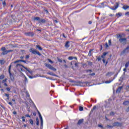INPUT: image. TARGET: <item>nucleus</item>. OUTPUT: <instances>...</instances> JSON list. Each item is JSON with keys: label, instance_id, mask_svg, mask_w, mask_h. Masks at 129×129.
I'll return each instance as SVG.
<instances>
[{"label": "nucleus", "instance_id": "f257e3e1", "mask_svg": "<svg viewBox=\"0 0 129 129\" xmlns=\"http://www.w3.org/2000/svg\"><path fill=\"white\" fill-rule=\"evenodd\" d=\"M29 51L31 52L32 54H34V55H38V56H41L42 55L39 51H37V50L34 49V48H30L29 49Z\"/></svg>", "mask_w": 129, "mask_h": 129}, {"label": "nucleus", "instance_id": "f03ea898", "mask_svg": "<svg viewBox=\"0 0 129 129\" xmlns=\"http://www.w3.org/2000/svg\"><path fill=\"white\" fill-rule=\"evenodd\" d=\"M119 41L121 44H122V45H126L127 40H126V38L124 37H121V38L119 39Z\"/></svg>", "mask_w": 129, "mask_h": 129}, {"label": "nucleus", "instance_id": "7ed1b4c3", "mask_svg": "<svg viewBox=\"0 0 129 129\" xmlns=\"http://www.w3.org/2000/svg\"><path fill=\"white\" fill-rule=\"evenodd\" d=\"M118 6H119V3H116L114 7H111L110 8V9L112 11H115V10L118 8Z\"/></svg>", "mask_w": 129, "mask_h": 129}, {"label": "nucleus", "instance_id": "20e7f679", "mask_svg": "<svg viewBox=\"0 0 129 129\" xmlns=\"http://www.w3.org/2000/svg\"><path fill=\"white\" fill-rule=\"evenodd\" d=\"M13 50H4V51H3L1 53V55H3V56L5 55H7V54L10 53V52H13Z\"/></svg>", "mask_w": 129, "mask_h": 129}, {"label": "nucleus", "instance_id": "39448f33", "mask_svg": "<svg viewBox=\"0 0 129 129\" xmlns=\"http://www.w3.org/2000/svg\"><path fill=\"white\" fill-rule=\"evenodd\" d=\"M109 46H111V39L108 40V45L107 44V42H106L104 45L105 49H107L108 47H109Z\"/></svg>", "mask_w": 129, "mask_h": 129}, {"label": "nucleus", "instance_id": "423d86ee", "mask_svg": "<svg viewBox=\"0 0 129 129\" xmlns=\"http://www.w3.org/2000/svg\"><path fill=\"white\" fill-rule=\"evenodd\" d=\"M128 49H129V45L127 46L126 48H125L122 51H121V54H125V53H128Z\"/></svg>", "mask_w": 129, "mask_h": 129}, {"label": "nucleus", "instance_id": "0eeeda50", "mask_svg": "<svg viewBox=\"0 0 129 129\" xmlns=\"http://www.w3.org/2000/svg\"><path fill=\"white\" fill-rule=\"evenodd\" d=\"M37 112L39 114V118H40L41 125L42 126H43V117H42V115H41V113H40V111H39V110H37Z\"/></svg>", "mask_w": 129, "mask_h": 129}, {"label": "nucleus", "instance_id": "6e6552de", "mask_svg": "<svg viewBox=\"0 0 129 129\" xmlns=\"http://www.w3.org/2000/svg\"><path fill=\"white\" fill-rule=\"evenodd\" d=\"M125 78V73H124L121 76L120 79H119V81H121L122 82V80H124Z\"/></svg>", "mask_w": 129, "mask_h": 129}, {"label": "nucleus", "instance_id": "1a4fd4ad", "mask_svg": "<svg viewBox=\"0 0 129 129\" xmlns=\"http://www.w3.org/2000/svg\"><path fill=\"white\" fill-rule=\"evenodd\" d=\"M125 37V34L122 33L121 34H117V38L118 39H121V38H124Z\"/></svg>", "mask_w": 129, "mask_h": 129}, {"label": "nucleus", "instance_id": "9d476101", "mask_svg": "<svg viewBox=\"0 0 129 129\" xmlns=\"http://www.w3.org/2000/svg\"><path fill=\"white\" fill-rule=\"evenodd\" d=\"M120 125H121V123H120L118 122H114L113 123V126H120Z\"/></svg>", "mask_w": 129, "mask_h": 129}, {"label": "nucleus", "instance_id": "9b49d317", "mask_svg": "<svg viewBox=\"0 0 129 129\" xmlns=\"http://www.w3.org/2000/svg\"><path fill=\"white\" fill-rule=\"evenodd\" d=\"M26 36H29L30 37H33L34 33L33 32H26L25 33Z\"/></svg>", "mask_w": 129, "mask_h": 129}, {"label": "nucleus", "instance_id": "f8f14e48", "mask_svg": "<svg viewBox=\"0 0 129 129\" xmlns=\"http://www.w3.org/2000/svg\"><path fill=\"white\" fill-rule=\"evenodd\" d=\"M64 47H65V48H66V49H68V48H69V47H70V42L67 41L66 42Z\"/></svg>", "mask_w": 129, "mask_h": 129}, {"label": "nucleus", "instance_id": "ddd939ff", "mask_svg": "<svg viewBox=\"0 0 129 129\" xmlns=\"http://www.w3.org/2000/svg\"><path fill=\"white\" fill-rule=\"evenodd\" d=\"M114 79H115V78H113V79H112V80H109L108 81H106L105 82V83H106V84H108L109 83H111V82H112V81H113V80H114Z\"/></svg>", "mask_w": 129, "mask_h": 129}, {"label": "nucleus", "instance_id": "4468645a", "mask_svg": "<svg viewBox=\"0 0 129 129\" xmlns=\"http://www.w3.org/2000/svg\"><path fill=\"white\" fill-rule=\"evenodd\" d=\"M113 74H114V73L113 72H108L106 74V76H109L110 77V76H112V75H113Z\"/></svg>", "mask_w": 129, "mask_h": 129}, {"label": "nucleus", "instance_id": "2eb2a0df", "mask_svg": "<svg viewBox=\"0 0 129 129\" xmlns=\"http://www.w3.org/2000/svg\"><path fill=\"white\" fill-rule=\"evenodd\" d=\"M121 89H122V86H120L119 88H117V89L116 91V93H119L120 92Z\"/></svg>", "mask_w": 129, "mask_h": 129}, {"label": "nucleus", "instance_id": "dca6fc26", "mask_svg": "<svg viewBox=\"0 0 129 129\" xmlns=\"http://www.w3.org/2000/svg\"><path fill=\"white\" fill-rule=\"evenodd\" d=\"M9 74H10V77L11 80H12V81H14L15 78H14V76H13V74H12V73L10 72Z\"/></svg>", "mask_w": 129, "mask_h": 129}, {"label": "nucleus", "instance_id": "f3484780", "mask_svg": "<svg viewBox=\"0 0 129 129\" xmlns=\"http://www.w3.org/2000/svg\"><path fill=\"white\" fill-rule=\"evenodd\" d=\"M84 119H80L79 121H78V123H77V124H78V125H80V124H81V123H82V122H83V121H84Z\"/></svg>", "mask_w": 129, "mask_h": 129}, {"label": "nucleus", "instance_id": "a211bd4d", "mask_svg": "<svg viewBox=\"0 0 129 129\" xmlns=\"http://www.w3.org/2000/svg\"><path fill=\"white\" fill-rule=\"evenodd\" d=\"M46 22H47V21H46V20H45V19H42V20L40 19V21H39V24H45V23H46Z\"/></svg>", "mask_w": 129, "mask_h": 129}, {"label": "nucleus", "instance_id": "6ab92c4d", "mask_svg": "<svg viewBox=\"0 0 129 129\" xmlns=\"http://www.w3.org/2000/svg\"><path fill=\"white\" fill-rule=\"evenodd\" d=\"M36 48H37L38 49V50H39V51L43 50V48H42L41 46H40L39 44L36 45Z\"/></svg>", "mask_w": 129, "mask_h": 129}, {"label": "nucleus", "instance_id": "aec40b11", "mask_svg": "<svg viewBox=\"0 0 129 129\" xmlns=\"http://www.w3.org/2000/svg\"><path fill=\"white\" fill-rule=\"evenodd\" d=\"M45 66L46 67H47L48 69H50L52 67V66L50 64L45 63Z\"/></svg>", "mask_w": 129, "mask_h": 129}, {"label": "nucleus", "instance_id": "412c9836", "mask_svg": "<svg viewBox=\"0 0 129 129\" xmlns=\"http://www.w3.org/2000/svg\"><path fill=\"white\" fill-rule=\"evenodd\" d=\"M45 66L46 67H47L48 69H50L52 67V66L50 64L45 63Z\"/></svg>", "mask_w": 129, "mask_h": 129}, {"label": "nucleus", "instance_id": "4be33fe9", "mask_svg": "<svg viewBox=\"0 0 129 129\" xmlns=\"http://www.w3.org/2000/svg\"><path fill=\"white\" fill-rule=\"evenodd\" d=\"M123 105H128L129 104V100L128 101H125L123 102Z\"/></svg>", "mask_w": 129, "mask_h": 129}, {"label": "nucleus", "instance_id": "5701e85b", "mask_svg": "<svg viewBox=\"0 0 129 129\" xmlns=\"http://www.w3.org/2000/svg\"><path fill=\"white\" fill-rule=\"evenodd\" d=\"M4 94H5V96H6L7 99H8V100H9V99H10V94H7L6 93H5Z\"/></svg>", "mask_w": 129, "mask_h": 129}, {"label": "nucleus", "instance_id": "b1692460", "mask_svg": "<svg viewBox=\"0 0 129 129\" xmlns=\"http://www.w3.org/2000/svg\"><path fill=\"white\" fill-rule=\"evenodd\" d=\"M22 67H23L24 69H26V70H27V71H28L29 73H33L32 71H30V70H29V69H28V68H27L26 67H25L24 66H22Z\"/></svg>", "mask_w": 129, "mask_h": 129}, {"label": "nucleus", "instance_id": "393cba45", "mask_svg": "<svg viewBox=\"0 0 129 129\" xmlns=\"http://www.w3.org/2000/svg\"><path fill=\"white\" fill-rule=\"evenodd\" d=\"M5 63H6V61H5V60H4V59L0 60V64L1 65H4V64H5Z\"/></svg>", "mask_w": 129, "mask_h": 129}, {"label": "nucleus", "instance_id": "a878e982", "mask_svg": "<svg viewBox=\"0 0 129 129\" xmlns=\"http://www.w3.org/2000/svg\"><path fill=\"white\" fill-rule=\"evenodd\" d=\"M47 74H49V75H51L52 76H57V75L54 74L53 72L47 73Z\"/></svg>", "mask_w": 129, "mask_h": 129}, {"label": "nucleus", "instance_id": "bb28decb", "mask_svg": "<svg viewBox=\"0 0 129 129\" xmlns=\"http://www.w3.org/2000/svg\"><path fill=\"white\" fill-rule=\"evenodd\" d=\"M34 21H39V22H40V21H41V18H40V17H35L34 18Z\"/></svg>", "mask_w": 129, "mask_h": 129}, {"label": "nucleus", "instance_id": "cd10ccee", "mask_svg": "<svg viewBox=\"0 0 129 129\" xmlns=\"http://www.w3.org/2000/svg\"><path fill=\"white\" fill-rule=\"evenodd\" d=\"M95 109H96V106H94V107L90 111V113H92V112H93V110H95Z\"/></svg>", "mask_w": 129, "mask_h": 129}, {"label": "nucleus", "instance_id": "c85d7f7f", "mask_svg": "<svg viewBox=\"0 0 129 129\" xmlns=\"http://www.w3.org/2000/svg\"><path fill=\"white\" fill-rule=\"evenodd\" d=\"M122 9H123V10H124L125 11V10H127V9H128V6L124 5L122 7Z\"/></svg>", "mask_w": 129, "mask_h": 129}, {"label": "nucleus", "instance_id": "c756f323", "mask_svg": "<svg viewBox=\"0 0 129 129\" xmlns=\"http://www.w3.org/2000/svg\"><path fill=\"white\" fill-rule=\"evenodd\" d=\"M93 51V49H90L88 53V56H90L91 55H92V53H91V51Z\"/></svg>", "mask_w": 129, "mask_h": 129}, {"label": "nucleus", "instance_id": "7c9ffc66", "mask_svg": "<svg viewBox=\"0 0 129 129\" xmlns=\"http://www.w3.org/2000/svg\"><path fill=\"white\" fill-rule=\"evenodd\" d=\"M122 15V14L121 13H118L116 14V17H117V18H119V17H121Z\"/></svg>", "mask_w": 129, "mask_h": 129}, {"label": "nucleus", "instance_id": "2f4dec72", "mask_svg": "<svg viewBox=\"0 0 129 129\" xmlns=\"http://www.w3.org/2000/svg\"><path fill=\"white\" fill-rule=\"evenodd\" d=\"M50 70H52V71H57V69H56L55 68L53 67H51L50 68Z\"/></svg>", "mask_w": 129, "mask_h": 129}, {"label": "nucleus", "instance_id": "473e14b6", "mask_svg": "<svg viewBox=\"0 0 129 129\" xmlns=\"http://www.w3.org/2000/svg\"><path fill=\"white\" fill-rule=\"evenodd\" d=\"M5 79V75H2L1 76H0V79L1 80H3Z\"/></svg>", "mask_w": 129, "mask_h": 129}, {"label": "nucleus", "instance_id": "72a5a7b5", "mask_svg": "<svg viewBox=\"0 0 129 129\" xmlns=\"http://www.w3.org/2000/svg\"><path fill=\"white\" fill-rule=\"evenodd\" d=\"M40 122L39 121V118L37 117L36 118V124L37 125H39Z\"/></svg>", "mask_w": 129, "mask_h": 129}, {"label": "nucleus", "instance_id": "f704fd0d", "mask_svg": "<svg viewBox=\"0 0 129 129\" xmlns=\"http://www.w3.org/2000/svg\"><path fill=\"white\" fill-rule=\"evenodd\" d=\"M29 122L31 123V124H32V125L34 124V121L33 120V119H30L29 120Z\"/></svg>", "mask_w": 129, "mask_h": 129}, {"label": "nucleus", "instance_id": "c9c22d12", "mask_svg": "<svg viewBox=\"0 0 129 129\" xmlns=\"http://www.w3.org/2000/svg\"><path fill=\"white\" fill-rule=\"evenodd\" d=\"M11 69H12V64H11V65L9 66V70H8L9 73H11Z\"/></svg>", "mask_w": 129, "mask_h": 129}, {"label": "nucleus", "instance_id": "e433bc0d", "mask_svg": "<svg viewBox=\"0 0 129 129\" xmlns=\"http://www.w3.org/2000/svg\"><path fill=\"white\" fill-rule=\"evenodd\" d=\"M106 127L107 128H109V127H110L111 128H112V127H113V126L107 125H106Z\"/></svg>", "mask_w": 129, "mask_h": 129}, {"label": "nucleus", "instance_id": "4c0bfd02", "mask_svg": "<svg viewBox=\"0 0 129 129\" xmlns=\"http://www.w3.org/2000/svg\"><path fill=\"white\" fill-rule=\"evenodd\" d=\"M7 80H8V79L7 78L6 79L3 80L2 82V83H4V84L6 83Z\"/></svg>", "mask_w": 129, "mask_h": 129}, {"label": "nucleus", "instance_id": "58836bf2", "mask_svg": "<svg viewBox=\"0 0 129 129\" xmlns=\"http://www.w3.org/2000/svg\"><path fill=\"white\" fill-rule=\"evenodd\" d=\"M115 114V113L113 111H111V112H110V115H111V116L114 115Z\"/></svg>", "mask_w": 129, "mask_h": 129}, {"label": "nucleus", "instance_id": "ea45409f", "mask_svg": "<svg viewBox=\"0 0 129 129\" xmlns=\"http://www.w3.org/2000/svg\"><path fill=\"white\" fill-rule=\"evenodd\" d=\"M128 66H129V61L125 63V67L126 68H127V67H128Z\"/></svg>", "mask_w": 129, "mask_h": 129}, {"label": "nucleus", "instance_id": "a19ab883", "mask_svg": "<svg viewBox=\"0 0 129 129\" xmlns=\"http://www.w3.org/2000/svg\"><path fill=\"white\" fill-rule=\"evenodd\" d=\"M6 49L5 47H2L1 48V51H3V52H4V51H6Z\"/></svg>", "mask_w": 129, "mask_h": 129}, {"label": "nucleus", "instance_id": "79ce46f5", "mask_svg": "<svg viewBox=\"0 0 129 129\" xmlns=\"http://www.w3.org/2000/svg\"><path fill=\"white\" fill-rule=\"evenodd\" d=\"M80 111H83V107L79 106V107Z\"/></svg>", "mask_w": 129, "mask_h": 129}, {"label": "nucleus", "instance_id": "37998d69", "mask_svg": "<svg viewBox=\"0 0 129 129\" xmlns=\"http://www.w3.org/2000/svg\"><path fill=\"white\" fill-rule=\"evenodd\" d=\"M88 65H89V66H92V62L91 61H88Z\"/></svg>", "mask_w": 129, "mask_h": 129}, {"label": "nucleus", "instance_id": "c03bdc74", "mask_svg": "<svg viewBox=\"0 0 129 129\" xmlns=\"http://www.w3.org/2000/svg\"><path fill=\"white\" fill-rule=\"evenodd\" d=\"M48 61L51 63V64H53V63H54V61H52L50 59L48 58L47 59Z\"/></svg>", "mask_w": 129, "mask_h": 129}, {"label": "nucleus", "instance_id": "a18cd8bd", "mask_svg": "<svg viewBox=\"0 0 129 129\" xmlns=\"http://www.w3.org/2000/svg\"><path fill=\"white\" fill-rule=\"evenodd\" d=\"M19 62H22V59L16 60V61H14V64H16L17 63H19Z\"/></svg>", "mask_w": 129, "mask_h": 129}, {"label": "nucleus", "instance_id": "49530a36", "mask_svg": "<svg viewBox=\"0 0 129 129\" xmlns=\"http://www.w3.org/2000/svg\"><path fill=\"white\" fill-rule=\"evenodd\" d=\"M97 60H98V61H101V57L100 56H99L97 57Z\"/></svg>", "mask_w": 129, "mask_h": 129}, {"label": "nucleus", "instance_id": "de8ad7c7", "mask_svg": "<svg viewBox=\"0 0 129 129\" xmlns=\"http://www.w3.org/2000/svg\"><path fill=\"white\" fill-rule=\"evenodd\" d=\"M74 58V57L73 56H69L68 57L69 60H73Z\"/></svg>", "mask_w": 129, "mask_h": 129}, {"label": "nucleus", "instance_id": "09e8293b", "mask_svg": "<svg viewBox=\"0 0 129 129\" xmlns=\"http://www.w3.org/2000/svg\"><path fill=\"white\" fill-rule=\"evenodd\" d=\"M107 54V52H104L102 53V55L104 57H105V56H106V55Z\"/></svg>", "mask_w": 129, "mask_h": 129}, {"label": "nucleus", "instance_id": "8fccbe9b", "mask_svg": "<svg viewBox=\"0 0 129 129\" xmlns=\"http://www.w3.org/2000/svg\"><path fill=\"white\" fill-rule=\"evenodd\" d=\"M3 5L4 7H6V6H7L6 1H3Z\"/></svg>", "mask_w": 129, "mask_h": 129}, {"label": "nucleus", "instance_id": "3c124183", "mask_svg": "<svg viewBox=\"0 0 129 129\" xmlns=\"http://www.w3.org/2000/svg\"><path fill=\"white\" fill-rule=\"evenodd\" d=\"M98 126L102 129H103V126H102V125L98 124Z\"/></svg>", "mask_w": 129, "mask_h": 129}, {"label": "nucleus", "instance_id": "603ef678", "mask_svg": "<svg viewBox=\"0 0 129 129\" xmlns=\"http://www.w3.org/2000/svg\"><path fill=\"white\" fill-rule=\"evenodd\" d=\"M86 72H89L90 73H91V72H92V70H87Z\"/></svg>", "mask_w": 129, "mask_h": 129}, {"label": "nucleus", "instance_id": "864d4df0", "mask_svg": "<svg viewBox=\"0 0 129 129\" xmlns=\"http://www.w3.org/2000/svg\"><path fill=\"white\" fill-rule=\"evenodd\" d=\"M25 83H28V79H27V77H25Z\"/></svg>", "mask_w": 129, "mask_h": 129}, {"label": "nucleus", "instance_id": "5fc2aeb1", "mask_svg": "<svg viewBox=\"0 0 129 129\" xmlns=\"http://www.w3.org/2000/svg\"><path fill=\"white\" fill-rule=\"evenodd\" d=\"M6 90H7V91H11V88L10 87L6 88Z\"/></svg>", "mask_w": 129, "mask_h": 129}, {"label": "nucleus", "instance_id": "6e6d98bb", "mask_svg": "<svg viewBox=\"0 0 129 129\" xmlns=\"http://www.w3.org/2000/svg\"><path fill=\"white\" fill-rule=\"evenodd\" d=\"M57 60H58V62H60V63H62V59L57 57Z\"/></svg>", "mask_w": 129, "mask_h": 129}, {"label": "nucleus", "instance_id": "4d7b16f0", "mask_svg": "<svg viewBox=\"0 0 129 129\" xmlns=\"http://www.w3.org/2000/svg\"><path fill=\"white\" fill-rule=\"evenodd\" d=\"M125 111H126V112H128V111H129V107H127V108H126Z\"/></svg>", "mask_w": 129, "mask_h": 129}, {"label": "nucleus", "instance_id": "13d9d810", "mask_svg": "<svg viewBox=\"0 0 129 129\" xmlns=\"http://www.w3.org/2000/svg\"><path fill=\"white\" fill-rule=\"evenodd\" d=\"M19 66H23V65L20 64H17L16 66V68H18V67H19Z\"/></svg>", "mask_w": 129, "mask_h": 129}, {"label": "nucleus", "instance_id": "bf43d9fd", "mask_svg": "<svg viewBox=\"0 0 129 129\" xmlns=\"http://www.w3.org/2000/svg\"><path fill=\"white\" fill-rule=\"evenodd\" d=\"M75 61H72L71 62V65L72 66L74 64H75Z\"/></svg>", "mask_w": 129, "mask_h": 129}, {"label": "nucleus", "instance_id": "052dcab7", "mask_svg": "<svg viewBox=\"0 0 129 129\" xmlns=\"http://www.w3.org/2000/svg\"><path fill=\"white\" fill-rule=\"evenodd\" d=\"M25 58L26 59H29V58H30V55H26Z\"/></svg>", "mask_w": 129, "mask_h": 129}, {"label": "nucleus", "instance_id": "680f3d73", "mask_svg": "<svg viewBox=\"0 0 129 129\" xmlns=\"http://www.w3.org/2000/svg\"><path fill=\"white\" fill-rule=\"evenodd\" d=\"M75 66L76 67H78V63L75 62Z\"/></svg>", "mask_w": 129, "mask_h": 129}, {"label": "nucleus", "instance_id": "e2e57ef3", "mask_svg": "<svg viewBox=\"0 0 129 129\" xmlns=\"http://www.w3.org/2000/svg\"><path fill=\"white\" fill-rule=\"evenodd\" d=\"M8 104H10V105H11V106H13V103H12V102H8Z\"/></svg>", "mask_w": 129, "mask_h": 129}, {"label": "nucleus", "instance_id": "0e129e2a", "mask_svg": "<svg viewBox=\"0 0 129 129\" xmlns=\"http://www.w3.org/2000/svg\"><path fill=\"white\" fill-rule=\"evenodd\" d=\"M125 16H129V12H126V13H125Z\"/></svg>", "mask_w": 129, "mask_h": 129}, {"label": "nucleus", "instance_id": "69168bd1", "mask_svg": "<svg viewBox=\"0 0 129 129\" xmlns=\"http://www.w3.org/2000/svg\"><path fill=\"white\" fill-rule=\"evenodd\" d=\"M90 76H94L95 75V73H92L90 74Z\"/></svg>", "mask_w": 129, "mask_h": 129}, {"label": "nucleus", "instance_id": "338daca9", "mask_svg": "<svg viewBox=\"0 0 129 129\" xmlns=\"http://www.w3.org/2000/svg\"><path fill=\"white\" fill-rule=\"evenodd\" d=\"M126 88V90H127V91H129V86H127Z\"/></svg>", "mask_w": 129, "mask_h": 129}, {"label": "nucleus", "instance_id": "774afa93", "mask_svg": "<svg viewBox=\"0 0 129 129\" xmlns=\"http://www.w3.org/2000/svg\"><path fill=\"white\" fill-rule=\"evenodd\" d=\"M4 86L8 87V84H7V82L4 83Z\"/></svg>", "mask_w": 129, "mask_h": 129}]
</instances>
